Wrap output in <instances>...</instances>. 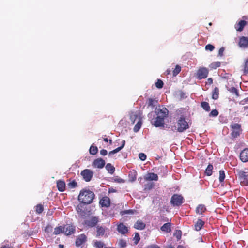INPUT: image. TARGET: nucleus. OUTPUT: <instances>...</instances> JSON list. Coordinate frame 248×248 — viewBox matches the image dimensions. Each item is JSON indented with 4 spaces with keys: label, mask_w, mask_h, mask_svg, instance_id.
<instances>
[{
    "label": "nucleus",
    "mask_w": 248,
    "mask_h": 248,
    "mask_svg": "<svg viewBox=\"0 0 248 248\" xmlns=\"http://www.w3.org/2000/svg\"><path fill=\"white\" fill-rule=\"evenodd\" d=\"M95 195L94 193L86 188L80 190L78 196V200L83 204H91L94 199Z\"/></svg>",
    "instance_id": "obj_1"
},
{
    "label": "nucleus",
    "mask_w": 248,
    "mask_h": 248,
    "mask_svg": "<svg viewBox=\"0 0 248 248\" xmlns=\"http://www.w3.org/2000/svg\"><path fill=\"white\" fill-rule=\"evenodd\" d=\"M189 128L188 123L186 120L185 117L182 115L177 120V131L182 133Z\"/></svg>",
    "instance_id": "obj_2"
},
{
    "label": "nucleus",
    "mask_w": 248,
    "mask_h": 248,
    "mask_svg": "<svg viewBox=\"0 0 248 248\" xmlns=\"http://www.w3.org/2000/svg\"><path fill=\"white\" fill-rule=\"evenodd\" d=\"M231 135L233 138L239 137L242 132L241 125L238 123H232L230 126Z\"/></svg>",
    "instance_id": "obj_3"
},
{
    "label": "nucleus",
    "mask_w": 248,
    "mask_h": 248,
    "mask_svg": "<svg viewBox=\"0 0 248 248\" xmlns=\"http://www.w3.org/2000/svg\"><path fill=\"white\" fill-rule=\"evenodd\" d=\"M237 177L240 185L243 186H248V174L243 170L237 171Z\"/></svg>",
    "instance_id": "obj_4"
},
{
    "label": "nucleus",
    "mask_w": 248,
    "mask_h": 248,
    "mask_svg": "<svg viewBox=\"0 0 248 248\" xmlns=\"http://www.w3.org/2000/svg\"><path fill=\"white\" fill-rule=\"evenodd\" d=\"M184 202V199L181 195L174 194L171 198L170 203L174 206H179L181 205Z\"/></svg>",
    "instance_id": "obj_5"
},
{
    "label": "nucleus",
    "mask_w": 248,
    "mask_h": 248,
    "mask_svg": "<svg viewBox=\"0 0 248 248\" xmlns=\"http://www.w3.org/2000/svg\"><path fill=\"white\" fill-rule=\"evenodd\" d=\"M209 73V70L204 67H200L197 71L196 77L199 79L206 78Z\"/></svg>",
    "instance_id": "obj_6"
},
{
    "label": "nucleus",
    "mask_w": 248,
    "mask_h": 248,
    "mask_svg": "<svg viewBox=\"0 0 248 248\" xmlns=\"http://www.w3.org/2000/svg\"><path fill=\"white\" fill-rule=\"evenodd\" d=\"M81 175L86 182L91 180L93 175V172L90 169H85L81 172Z\"/></svg>",
    "instance_id": "obj_7"
},
{
    "label": "nucleus",
    "mask_w": 248,
    "mask_h": 248,
    "mask_svg": "<svg viewBox=\"0 0 248 248\" xmlns=\"http://www.w3.org/2000/svg\"><path fill=\"white\" fill-rule=\"evenodd\" d=\"M63 232L66 235H70L74 234L75 232V228L73 225L67 224L64 226Z\"/></svg>",
    "instance_id": "obj_8"
},
{
    "label": "nucleus",
    "mask_w": 248,
    "mask_h": 248,
    "mask_svg": "<svg viewBox=\"0 0 248 248\" xmlns=\"http://www.w3.org/2000/svg\"><path fill=\"white\" fill-rule=\"evenodd\" d=\"M164 119L161 116H157L154 121L153 125L156 127H164L165 125Z\"/></svg>",
    "instance_id": "obj_9"
},
{
    "label": "nucleus",
    "mask_w": 248,
    "mask_h": 248,
    "mask_svg": "<svg viewBox=\"0 0 248 248\" xmlns=\"http://www.w3.org/2000/svg\"><path fill=\"white\" fill-rule=\"evenodd\" d=\"M105 165V161L101 158L95 159L93 162V166L94 168L101 169Z\"/></svg>",
    "instance_id": "obj_10"
},
{
    "label": "nucleus",
    "mask_w": 248,
    "mask_h": 248,
    "mask_svg": "<svg viewBox=\"0 0 248 248\" xmlns=\"http://www.w3.org/2000/svg\"><path fill=\"white\" fill-rule=\"evenodd\" d=\"M87 241V237L84 234H81L77 236L75 244L77 247H79Z\"/></svg>",
    "instance_id": "obj_11"
},
{
    "label": "nucleus",
    "mask_w": 248,
    "mask_h": 248,
    "mask_svg": "<svg viewBox=\"0 0 248 248\" xmlns=\"http://www.w3.org/2000/svg\"><path fill=\"white\" fill-rule=\"evenodd\" d=\"M99 222L98 217H92L91 219L86 221L85 224L90 227L95 226Z\"/></svg>",
    "instance_id": "obj_12"
},
{
    "label": "nucleus",
    "mask_w": 248,
    "mask_h": 248,
    "mask_svg": "<svg viewBox=\"0 0 248 248\" xmlns=\"http://www.w3.org/2000/svg\"><path fill=\"white\" fill-rule=\"evenodd\" d=\"M144 179L147 181H157L158 180V175L153 172L147 173L144 177Z\"/></svg>",
    "instance_id": "obj_13"
},
{
    "label": "nucleus",
    "mask_w": 248,
    "mask_h": 248,
    "mask_svg": "<svg viewBox=\"0 0 248 248\" xmlns=\"http://www.w3.org/2000/svg\"><path fill=\"white\" fill-rule=\"evenodd\" d=\"M99 203L102 207H108L110 205V200L109 197L104 196L100 200Z\"/></svg>",
    "instance_id": "obj_14"
},
{
    "label": "nucleus",
    "mask_w": 248,
    "mask_h": 248,
    "mask_svg": "<svg viewBox=\"0 0 248 248\" xmlns=\"http://www.w3.org/2000/svg\"><path fill=\"white\" fill-rule=\"evenodd\" d=\"M117 231L121 234H125L128 232V227L124 225L123 223H121L117 225Z\"/></svg>",
    "instance_id": "obj_15"
},
{
    "label": "nucleus",
    "mask_w": 248,
    "mask_h": 248,
    "mask_svg": "<svg viewBox=\"0 0 248 248\" xmlns=\"http://www.w3.org/2000/svg\"><path fill=\"white\" fill-rule=\"evenodd\" d=\"M238 45L242 48H245L248 47V38L244 36L240 37Z\"/></svg>",
    "instance_id": "obj_16"
},
{
    "label": "nucleus",
    "mask_w": 248,
    "mask_h": 248,
    "mask_svg": "<svg viewBox=\"0 0 248 248\" xmlns=\"http://www.w3.org/2000/svg\"><path fill=\"white\" fill-rule=\"evenodd\" d=\"M240 159L243 162L248 161V148H245L240 153Z\"/></svg>",
    "instance_id": "obj_17"
},
{
    "label": "nucleus",
    "mask_w": 248,
    "mask_h": 248,
    "mask_svg": "<svg viewBox=\"0 0 248 248\" xmlns=\"http://www.w3.org/2000/svg\"><path fill=\"white\" fill-rule=\"evenodd\" d=\"M156 111H155V112L157 113V115H159V116H161L164 118L167 117L169 111L166 108H158L157 109V108H156Z\"/></svg>",
    "instance_id": "obj_18"
},
{
    "label": "nucleus",
    "mask_w": 248,
    "mask_h": 248,
    "mask_svg": "<svg viewBox=\"0 0 248 248\" xmlns=\"http://www.w3.org/2000/svg\"><path fill=\"white\" fill-rule=\"evenodd\" d=\"M247 22L245 20H240L235 25V28L237 31L241 32L246 25Z\"/></svg>",
    "instance_id": "obj_19"
},
{
    "label": "nucleus",
    "mask_w": 248,
    "mask_h": 248,
    "mask_svg": "<svg viewBox=\"0 0 248 248\" xmlns=\"http://www.w3.org/2000/svg\"><path fill=\"white\" fill-rule=\"evenodd\" d=\"M146 103L148 107H151L153 108L158 104V100L154 98H149L146 101Z\"/></svg>",
    "instance_id": "obj_20"
},
{
    "label": "nucleus",
    "mask_w": 248,
    "mask_h": 248,
    "mask_svg": "<svg viewBox=\"0 0 248 248\" xmlns=\"http://www.w3.org/2000/svg\"><path fill=\"white\" fill-rule=\"evenodd\" d=\"M145 224L141 220H138L135 223L134 227L138 230H143L145 228Z\"/></svg>",
    "instance_id": "obj_21"
},
{
    "label": "nucleus",
    "mask_w": 248,
    "mask_h": 248,
    "mask_svg": "<svg viewBox=\"0 0 248 248\" xmlns=\"http://www.w3.org/2000/svg\"><path fill=\"white\" fill-rule=\"evenodd\" d=\"M65 183L64 181L59 180L57 182V187L59 191L63 192L65 190Z\"/></svg>",
    "instance_id": "obj_22"
},
{
    "label": "nucleus",
    "mask_w": 248,
    "mask_h": 248,
    "mask_svg": "<svg viewBox=\"0 0 248 248\" xmlns=\"http://www.w3.org/2000/svg\"><path fill=\"white\" fill-rule=\"evenodd\" d=\"M206 211V208L204 204H199L196 208V213L197 214H202Z\"/></svg>",
    "instance_id": "obj_23"
},
{
    "label": "nucleus",
    "mask_w": 248,
    "mask_h": 248,
    "mask_svg": "<svg viewBox=\"0 0 248 248\" xmlns=\"http://www.w3.org/2000/svg\"><path fill=\"white\" fill-rule=\"evenodd\" d=\"M204 221H202L201 219H198L195 224L194 225V228L195 230L200 231L204 225Z\"/></svg>",
    "instance_id": "obj_24"
},
{
    "label": "nucleus",
    "mask_w": 248,
    "mask_h": 248,
    "mask_svg": "<svg viewBox=\"0 0 248 248\" xmlns=\"http://www.w3.org/2000/svg\"><path fill=\"white\" fill-rule=\"evenodd\" d=\"M171 224L170 222L165 223L161 227L160 229L163 232H170L171 231Z\"/></svg>",
    "instance_id": "obj_25"
},
{
    "label": "nucleus",
    "mask_w": 248,
    "mask_h": 248,
    "mask_svg": "<svg viewBox=\"0 0 248 248\" xmlns=\"http://www.w3.org/2000/svg\"><path fill=\"white\" fill-rule=\"evenodd\" d=\"M76 211L80 216H83L86 214L85 211L84 210L83 205L79 204L76 207Z\"/></svg>",
    "instance_id": "obj_26"
},
{
    "label": "nucleus",
    "mask_w": 248,
    "mask_h": 248,
    "mask_svg": "<svg viewBox=\"0 0 248 248\" xmlns=\"http://www.w3.org/2000/svg\"><path fill=\"white\" fill-rule=\"evenodd\" d=\"M125 144V141L124 140H123L122 141V145L121 146L117 148L116 149L110 151L109 152V155H113L114 154H116L119 152L122 148L124 146Z\"/></svg>",
    "instance_id": "obj_27"
},
{
    "label": "nucleus",
    "mask_w": 248,
    "mask_h": 248,
    "mask_svg": "<svg viewBox=\"0 0 248 248\" xmlns=\"http://www.w3.org/2000/svg\"><path fill=\"white\" fill-rule=\"evenodd\" d=\"M219 91L217 87H215L212 92V98L213 99L217 100L219 97Z\"/></svg>",
    "instance_id": "obj_28"
},
{
    "label": "nucleus",
    "mask_w": 248,
    "mask_h": 248,
    "mask_svg": "<svg viewBox=\"0 0 248 248\" xmlns=\"http://www.w3.org/2000/svg\"><path fill=\"white\" fill-rule=\"evenodd\" d=\"M105 229L102 226H97L96 237H99L100 236L104 235Z\"/></svg>",
    "instance_id": "obj_29"
},
{
    "label": "nucleus",
    "mask_w": 248,
    "mask_h": 248,
    "mask_svg": "<svg viewBox=\"0 0 248 248\" xmlns=\"http://www.w3.org/2000/svg\"><path fill=\"white\" fill-rule=\"evenodd\" d=\"M213 169V166L212 164H209L205 170V174L207 176H211L212 174V170Z\"/></svg>",
    "instance_id": "obj_30"
},
{
    "label": "nucleus",
    "mask_w": 248,
    "mask_h": 248,
    "mask_svg": "<svg viewBox=\"0 0 248 248\" xmlns=\"http://www.w3.org/2000/svg\"><path fill=\"white\" fill-rule=\"evenodd\" d=\"M105 168L109 173H110L111 174L114 173L115 171V168L110 163H107V165H106Z\"/></svg>",
    "instance_id": "obj_31"
},
{
    "label": "nucleus",
    "mask_w": 248,
    "mask_h": 248,
    "mask_svg": "<svg viewBox=\"0 0 248 248\" xmlns=\"http://www.w3.org/2000/svg\"><path fill=\"white\" fill-rule=\"evenodd\" d=\"M142 124V120L140 118H139V121H138V122L137 123V124H136V125H135V126L134 127V129H133L134 131L135 132H137L138 131H139V130L140 129V128H141Z\"/></svg>",
    "instance_id": "obj_32"
},
{
    "label": "nucleus",
    "mask_w": 248,
    "mask_h": 248,
    "mask_svg": "<svg viewBox=\"0 0 248 248\" xmlns=\"http://www.w3.org/2000/svg\"><path fill=\"white\" fill-rule=\"evenodd\" d=\"M35 210L37 214H40L44 211V207L41 204H38L35 206Z\"/></svg>",
    "instance_id": "obj_33"
},
{
    "label": "nucleus",
    "mask_w": 248,
    "mask_h": 248,
    "mask_svg": "<svg viewBox=\"0 0 248 248\" xmlns=\"http://www.w3.org/2000/svg\"><path fill=\"white\" fill-rule=\"evenodd\" d=\"M63 229L64 228L63 227V226H60L59 227H57L54 228L53 234L55 235H58L62 232H63Z\"/></svg>",
    "instance_id": "obj_34"
},
{
    "label": "nucleus",
    "mask_w": 248,
    "mask_h": 248,
    "mask_svg": "<svg viewBox=\"0 0 248 248\" xmlns=\"http://www.w3.org/2000/svg\"><path fill=\"white\" fill-rule=\"evenodd\" d=\"M77 186V183L76 182L75 180H72L67 184V187L68 188L70 189L76 187Z\"/></svg>",
    "instance_id": "obj_35"
},
{
    "label": "nucleus",
    "mask_w": 248,
    "mask_h": 248,
    "mask_svg": "<svg viewBox=\"0 0 248 248\" xmlns=\"http://www.w3.org/2000/svg\"><path fill=\"white\" fill-rule=\"evenodd\" d=\"M201 107L206 111H209L210 110L209 104L207 102H202L201 103Z\"/></svg>",
    "instance_id": "obj_36"
},
{
    "label": "nucleus",
    "mask_w": 248,
    "mask_h": 248,
    "mask_svg": "<svg viewBox=\"0 0 248 248\" xmlns=\"http://www.w3.org/2000/svg\"><path fill=\"white\" fill-rule=\"evenodd\" d=\"M90 154L93 155H96L98 152V148L96 146L92 145L89 149Z\"/></svg>",
    "instance_id": "obj_37"
},
{
    "label": "nucleus",
    "mask_w": 248,
    "mask_h": 248,
    "mask_svg": "<svg viewBox=\"0 0 248 248\" xmlns=\"http://www.w3.org/2000/svg\"><path fill=\"white\" fill-rule=\"evenodd\" d=\"M228 91L232 94H234L237 97L239 96L238 90L234 87H231L228 90Z\"/></svg>",
    "instance_id": "obj_38"
},
{
    "label": "nucleus",
    "mask_w": 248,
    "mask_h": 248,
    "mask_svg": "<svg viewBox=\"0 0 248 248\" xmlns=\"http://www.w3.org/2000/svg\"><path fill=\"white\" fill-rule=\"evenodd\" d=\"M104 246V243L99 241H96L94 243V246L96 248H103Z\"/></svg>",
    "instance_id": "obj_39"
},
{
    "label": "nucleus",
    "mask_w": 248,
    "mask_h": 248,
    "mask_svg": "<svg viewBox=\"0 0 248 248\" xmlns=\"http://www.w3.org/2000/svg\"><path fill=\"white\" fill-rule=\"evenodd\" d=\"M221 63L220 62H213L210 65V67L212 69H216L217 67H220Z\"/></svg>",
    "instance_id": "obj_40"
},
{
    "label": "nucleus",
    "mask_w": 248,
    "mask_h": 248,
    "mask_svg": "<svg viewBox=\"0 0 248 248\" xmlns=\"http://www.w3.org/2000/svg\"><path fill=\"white\" fill-rule=\"evenodd\" d=\"M243 73L246 75L248 74V59H246L245 61V63L243 65Z\"/></svg>",
    "instance_id": "obj_41"
},
{
    "label": "nucleus",
    "mask_w": 248,
    "mask_h": 248,
    "mask_svg": "<svg viewBox=\"0 0 248 248\" xmlns=\"http://www.w3.org/2000/svg\"><path fill=\"white\" fill-rule=\"evenodd\" d=\"M225 178V174L224 171L223 170H219V180L220 183L223 182L224 180V179Z\"/></svg>",
    "instance_id": "obj_42"
},
{
    "label": "nucleus",
    "mask_w": 248,
    "mask_h": 248,
    "mask_svg": "<svg viewBox=\"0 0 248 248\" xmlns=\"http://www.w3.org/2000/svg\"><path fill=\"white\" fill-rule=\"evenodd\" d=\"M181 67L178 65H176L175 69L173 71V75L176 76L181 71Z\"/></svg>",
    "instance_id": "obj_43"
},
{
    "label": "nucleus",
    "mask_w": 248,
    "mask_h": 248,
    "mask_svg": "<svg viewBox=\"0 0 248 248\" xmlns=\"http://www.w3.org/2000/svg\"><path fill=\"white\" fill-rule=\"evenodd\" d=\"M118 245L121 248H124L126 246L127 243L125 240L123 239H120L118 241Z\"/></svg>",
    "instance_id": "obj_44"
},
{
    "label": "nucleus",
    "mask_w": 248,
    "mask_h": 248,
    "mask_svg": "<svg viewBox=\"0 0 248 248\" xmlns=\"http://www.w3.org/2000/svg\"><path fill=\"white\" fill-rule=\"evenodd\" d=\"M155 186L154 183L149 182L146 184L145 185V190H151Z\"/></svg>",
    "instance_id": "obj_45"
},
{
    "label": "nucleus",
    "mask_w": 248,
    "mask_h": 248,
    "mask_svg": "<svg viewBox=\"0 0 248 248\" xmlns=\"http://www.w3.org/2000/svg\"><path fill=\"white\" fill-rule=\"evenodd\" d=\"M182 231L181 230H176L174 233V236L177 239L180 240L182 236Z\"/></svg>",
    "instance_id": "obj_46"
},
{
    "label": "nucleus",
    "mask_w": 248,
    "mask_h": 248,
    "mask_svg": "<svg viewBox=\"0 0 248 248\" xmlns=\"http://www.w3.org/2000/svg\"><path fill=\"white\" fill-rule=\"evenodd\" d=\"M163 82L161 79H157V82L155 83V86L158 89H161L163 87Z\"/></svg>",
    "instance_id": "obj_47"
},
{
    "label": "nucleus",
    "mask_w": 248,
    "mask_h": 248,
    "mask_svg": "<svg viewBox=\"0 0 248 248\" xmlns=\"http://www.w3.org/2000/svg\"><path fill=\"white\" fill-rule=\"evenodd\" d=\"M218 111L217 109H213L209 113V116L212 117H216L218 115Z\"/></svg>",
    "instance_id": "obj_48"
},
{
    "label": "nucleus",
    "mask_w": 248,
    "mask_h": 248,
    "mask_svg": "<svg viewBox=\"0 0 248 248\" xmlns=\"http://www.w3.org/2000/svg\"><path fill=\"white\" fill-rule=\"evenodd\" d=\"M215 48V47L213 45L211 44H208L205 46V49L206 50H209L210 51H212Z\"/></svg>",
    "instance_id": "obj_49"
},
{
    "label": "nucleus",
    "mask_w": 248,
    "mask_h": 248,
    "mask_svg": "<svg viewBox=\"0 0 248 248\" xmlns=\"http://www.w3.org/2000/svg\"><path fill=\"white\" fill-rule=\"evenodd\" d=\"M134 241L136 244H138L140 240V236L138 232H136L134 237Z\"/></svg>",
    "instance_id": "obj_50"
},
{
    "label": "nucleus",
    "mask_w": 248,
    "mask_h": 248,
    "mask_svg": "<svg viewBox=\"0 0 248 248\" xmlns=\"http://www.w3.org/2000/svg\"><path fill=\"white\" fill-rule=\"evenodd\" d=\"M133 213L134 212L132 210H127L122 211L120 212V214L121 215H124L127 214H133Z\"/></svg>",
    "instance_id": "obj_51"
},
{
    "label": "nucleus",
    "mask_w": 248,
    "mask_h": 248,
    "mask_svg": "<svg viewBox=\"0 0 248 248\" xmlns=\"http://www.w3.org/2000/svg\"><path fill=\"white\" fill-rule=\"evenodd\" d=\"M139 157L140 158V159L142 161H144L146 159V155L142 153L139 154Z\"/></svg>",
    "instance_id": "obj_52"
},
{
    "label": "nucleus",
    "mask_w": 248,
    "mask_h": 248,
    "mask_svg": "<svg viewBox=\"0 0 248 248\" xmlns=\"http://www.w3.org/2000/svg\"><path fill=\"white\" fill-rule=\"evenodd\" d=\"M137 117L138 116L136 114H132L130 116V119L133 124L135 123V120Z\"/></svg>",
    "instance_id": "obj_53"
},
{
    "label": "nucleus",
    "mask_w": 248,
    "mask_h": 248,
    "mask_svg": "<svg viewBox=\"0 0 248 248\" xmlns=\"http://www.w3.org/2000/svg\"><path fill=\"white\" fill-rule=\"evenodd\" d=\"M247 103H248V97L246 98L239 102V104L240 105H243Z\"/></svg>",
    "instance_id": "obj_54"
},
{
    "label": "nucleus",
    "mask_w": 248,
    "mask_h": 248,
    "mask_svg": "<svg viewBox=\"0 0 248 248\" xmlns=\"http://www.w3.org/2000/svg\"><path fill=\"white\" fill-rule=\"evenodd\" d=\"M114 181L115 182H118L119 183H123L125 182V181L124 179L121 178H115L114 179Z\"/></svg>",
    "instance_id": "obj_55"
},
{
    "label": "nucleus",
    "mask_w": 248,
    "mask_h": 248,
    "mask_svg": "<svg viewBox=\"0 0 248 248\" xmlns=\"http://www.w3.org/2000/svg\"><path fill=\"white\" fill-rule=\"evenodd\" d=\"M224 51V47H221V48L219 49V51H218V55H219V56H223Z\"/></svg>",
    "instance_id": "obj_56"
},
{
    "label": "nucleus",
    "mask_w": 248,
    "mask_h": 248,
    "mask_svg": "<svg viewBox=\"0 0 248 248\" xmlns=\"http://www.w3.org/2000/svg\"><path fill=\"white\" fill-rule=\"evenodd\" d=\"M108 154V152L105 149H102L101 151H100V154L102 155H106Z\"/></svg>",
    "instance_id": "obj_57"
},
{
    "label": "nucleus",
    "mask_w": 248,
    "mask_h": 248,
    "mask_svg": "<svg viewBox=\"0 0 248 248\" xmlns=\"http://www.w3.org/2000/svg\"><path fill=\"white\" fill-rule=\"evenodd\" d=\"M146 248H161L159 246L157 245H151L148 246Z\"/></svg>",
    "instance_id": "obj_58"
},
{
    "label": "nucleus",
    "mask_w": 248,
    "mask_h": 248,
    "mask_svg": "<svg viewBox=\"0 0 248 248\" xmlns=\"http://www.w3.org/2000/svg\"><path fill=\"white\" fill-rule=\"evenodd\" d=\"M213 83V79L211 78H208L207 79V81L206 82V84H209V85H211Z\"/></svg>",
    "instance_id": "obj_59"
},
{
    "label": "nucleus",
    "mask_w": 248,
    "mask_h": 248,
    "mask_svg": "<svg viewBox=\"0 0 248 248\" xmlns=\"http://www.w3.org/2000/svg\"><path fill=\"white\" fill-rule=\"evenodd\" d=\"M0 248H14L13 247L9 246V245H2Z\"/></svg>",
    "instance_id": "obj_60"
},
{
    "label": "nucleus",
    "mask_w": 248,
    "mask_h": 248,
    "mask_svg": "<svg viewBox=\"0 0 248 248\" xmlns=\"http://www.w3.org/2000/svg\"><path fill=\"white\" fill-rule=\"evenodd\" d=\"M52 230V228L51 226H47L46 228H45V231L46 232H49V231H51Z\"/></svg>",
    "instance_id": "obj_61"
},
{
    "label": "nucleus",
    "mask_w": 248,
    "mask_h": 248,
    "mask_svg": "<svg viewBox=\"0 0 248 248\" xmlns=\"http://www.w3.org/2000/svg\"><path fill=\"white\" fill-rule=\"evenodd\" d=\"M244 110L246 113H248V106L244 107Z\"/></svg>",
    "instance_id": "obj_62"
},
{
    "label": "nucleus",
    "mask_w": 248,
    "mask_h": 248,
    "mask_svg": "<svg viewBox=\"0 0 248 248\" xmlns=\"http://www.w3.org/2000/svg\"><path fill=\"white\" fill-rule=\"evenodd\" d=\"M103 140L105 142H108V139L107 138H104Z\"/></svg>",
    "instance_id": "obj_63"
},
{
    "label": "nucleus",
    "mask_w": 248,
    "mask_h": 248,
    "mask_svg": "<svg viewBox=\"0 0 248 248\" xmlns=\"http://www.w3.org/2000/svg\"><path fill=\"white\" fill-rule=\"evenodd\" d=\"M59 248H64V246L63 245L60 244L59 245Z\"/></svg>",
    "instance_id": "obj_64"
}]
</instances>
